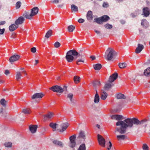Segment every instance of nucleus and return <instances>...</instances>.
<instances>
[{
  "label": "nucleus",
  "instance_id": "f257e3e1",
  "mask_svg": "<svg viewBox=\"0 0 150 150\" xmlns=\"http://www.w3.org/2000/svg\"><path fill=\"white\" fill-rule=\"evenodd\" d=\"M116 125L120 127H116L115 132H118L121 134H124L126 131L127 127H131L133 126V120L132 118H127L123 121L117 122Z\"/></svg>",
  "mask_w": 150,
  "mask_h": 150
},
{
  "label": "nucleus",
  "instance_id": "f03ea898",
  "mask_svg": "<svg viewBox=\"0 0 150 150\" xmlns=\"http://www.w3.org/2000/svg\"><path fill=\"white\" fill-rule=\"evenodd\" d=\"M83 50H81L79 52L75 50H70L68 51L66 54V58L68 62H71L74 60V56L76 57V58L80 56H83L84 53H82Z\"/></svg>",
  "mask_w": 150,
  "mask_h": 150
},
{
  "label": "nucleus",
  "instance_id": "7ed1b4c3",
  "mask_svg": "<svg viewBox=\"0 0 150 150\" xmlns=\"http://www.w3.org/2000/svg\"><path fill=\"white\" fill-rule=\"evenodd\" d=\"M116 52L113 49L108 48L105 52V58L108 60H111L115 56Z\"/></svg>",
  "mask_w": 150,
  "mask_h": 150
},
{
  "label": "nucleus",
  "instance_id": "20e7f679",
  "mask_svg": "<svg viewBox=\"0 0 150 150\" xmlns=\"http://www.w3.org/2000/svg\"><path fill=\"white\" fill-rule=\"evenodd\" d=\"M76 135H74L70 137V143H69V146L71 148H73L76 145Z\"/></svg>",
  "mask_w": 150,
  "mask_h": 150
},
{
  "label": "nucleus",
  "instance_id": "39448f33",
  "mask_svg": "<svg viewBox=\"0 0 150 150\" xmlns=\"http://www.w3.org/2000/svg\"><path fill=\"white\" fill-rule=\"evenodd\" d=\"M50 89L53 92L61 93L63 92L64 89L61 87L57 85L54 86L50 88Z\"/></svg>",
  "mask_w": 150,
  "mask_h": 150
},
{
  "label": "nucleus",
  "instance_id": "423d86ee",
  "mask_svg": "<svg viewBox=\"0 0 150 150\" xmlns=\"http://www.w3.org/2000/svg\"><path fill=\"white\" fill-rule=\"evenodd\" d=\"M142 15L144 17H147L150 15V9L147 7H144L142 9Z\"/></svg>",
  "mask_w": 150,
  "mask_h": 150
},
{
  "label": "nucleus",
  "instance_id": "0eeeda50",
  "mask_svg": "<svg viewBox=\"0 0 150 150\" xmlns=\"http://www.w3.org/2000/svg\"><path fill=\"white\" fill-rule=\"evenodd\" d=\"M98 138L99 144L102 146L105 147V139L99 134L98 135Z\"/></svg>",
  "mask_w": 150,
  "mask_h": 150
},
{
  "label": "nucleus",
  "instance_id": "6e6552de",
  "mask_svg": "<svg viewBox=\"0 0 150 150\" xmlns=\"http://www.w3.org/2000/svg\"><path fill=\"white\" fill-rule=\"evenodd\" d=\"M69 124L67 122L63 123L60 125L61 128L58 129V130L60 132H63L65 131L69 126Z\"/></svg>",
  "mask_w": 150,
  "mask_h": 150
},
{
  "label": "nucleus",
  "instance_id": "1a4fd4ad",
  "mask_svg": "<svg viewBox=\"0 0 150 150\" xmlns=\"http://www.w3.org/2000/svg\"><path fill=\"white\" fill-rule=\"evenodd\" d=\"M77 139L79 141L84 140L86 139L84 132L82 131H81L79 133V135L77 137Z\"/></svg>",
  "mask_w": 150,
  "mask_h": 150
},
{
  "label": "nucleus",
  "instance_id": "9d476101",
  "mask_svg": "<svg viewBox=\"0 0 150 150\" xmlns=\"http://www.w3.org/2000/svg\"><path fill=\"white\" fill-rule=\"evenodd\" d=\"M25 21V18L23 16H20L15 21V23L17 25L23 24Z\"/></svg>",
  "mask_w": 150,
  "mask_h": 150
},
{
  "label": "nucleus",
  "instance_id": "9b49d317",
  "mask_svg": "<svg viewBox=\"0 0 150 150\" xmlns=\"http://www.w3.org/2000/svg\"><path fill=\"white\" fill-rule=\"evenodd\" d=\"M144 48V45L141 44H138L137 47L135 50V52L136 54H138L140 53Z\"/></svg>",
  "mask_w": 150,
  "mask_h": 150
},
{
  "label": "nucleus",
  "instance_id": "f8f14e48",
  "mask_svg": "<svg viewBox=\"0 0 150 150\" xmlns=\"http://www.w3.org/2000/svg\"><path fill=\"white\" fill-rule=\"evenodd\" d=\"M44 96V95L41 93H36L32 96L31 98L33 99L36 98H41Z\"/></svg>",
  "mask_w": 150,
  "mask_h": 150
},
{
  "label": "nucleus",
  "instance_id": "ddd939ff",
  "mask_svg": "<svg viewBox=\"0 0 150 150\" xmlns=\"http://www.w3.org/2000/svg\"><path fill=\"white\" fill-rule=\"evenodd\" d=\"M20 56L18 55H14L10 57L9 61L10 62L12 63V62L18 60L20 58Z\"/></svg>",
  "mask_w": 150,
  "mask_h": 150
},
{
  "label": "nucleus",
  "instance_id": "4468645a",
  "mask_svg": "<svg viewBox=\"0 0 150 150\" xmlns=\"http://www.w3.org/2000/svg\"><path fill=\"white\" fill-rule=\"evenodd\" d=\"M118 74L117 73H115L112 74V76H110L109 79V81L110 82H112L114 81L117 77Z\"/></svg>",
  "mask_w": 150,
  "mask_h": 150
},
{
  "label": "nucleus",
  "instance_id": "2eb2a0df",
  "mask_svg": "<svg viewBox=\"0 0 150 150\" xmlns=\"http://www.w3.org/2000/svg\"><path fill=\"white\" fill-rule=\"evenodd\" d=\"M37 128L38 126L36 125H30L29 126V129L32 133L36 132Z\"/></svg>",
  "mask_w": 150,
  "mask_h": 150
},
{
  "label": "nucleus",
  "instance_id": "dca6fc26",
  "mask_svg": "<svg viewBox=\"0 0 150 150\" xmlns=\"http://www.w3.org/2000/svg\"><path fill=\"white\" fill-rule=\"evenodd\" d=\"M39 11V9L37 7H34L33 8L31 11L30 15L33 16L36 15Z\"/></svg>",
  "mask_w": 150,
  "mask_h": 150
},
{
  "label": "nucleus",
  "instance_id": "f3484780",
  "mask_svg": "<svg viewBox=\"0 0 150 150\" xmlns=\"http://www.w3.org/2000/svg\"><path fill=\"white\" fill-rule=\"evenodd\" d=\"M52 142L56 146H59L61 147H63V144L62 142L58 140H54Z\"/></svg>",
  "mask_w": 150,
  "mask_h": 150
},
{
  "label": "nucleus",
  "instance_id": "a211bd4d",
  "mask_svg": "<svg viewBox=\"0 0 150 150\" xmlns=\"http://www.w3.org/2000/svg\"><path fill=\"white\" fill-rule=\"evenodd\" d=\"M54 116V114L53 113L50 112L46 115H45L44 116V119L45 120H47L48 119H50Z\"/></svg>",
  "mask_w": 150,
  "mask_h": 150
},
{
  "label": "nucleus",
  "instance_id": "6ab92c4d",
  "mask_svg": "<svg viewBox=\"0 0 150 150\" xmlns=\"http://www.w3.org/2000/svg\"><path fill=\"white\" fill-rule=\"evenodd\" d=\"M18 27V25H17L15 23L11 24L10 25L9 27V30L11 31H13L15 30Z\"/></svg>",
  "mask_w": 150,
  "mask_h": 150
},
{
  "label": "nucleus",
  "instance_id": "aec40b11",
  "mask_svg": "<svg viewBox=\"0 0 150 150\" xmlns=\"http://www.w3.org/2000/svg\"><path fill=\"white\" fill-rule=\"evenodd\" d=\"M122 115H114L111 116V118L112 119H115L119 121L122 119Z\"/></svg>",
  "mask_w": 150,
  "mask_h": 150
},
{
  "label": "nucleus",
  "instance_id": "412c9836",
  "mask_svg": "<svg viewBox=\"0 0 150 150\" xmlns=\"http://www.w3.org/2000/svg\"><path fill=\"white\" fill-rule=\"evenodd\" d=\"M101 98L103 100L106 99L108 96V94L104 90H102L101 91Z\"/></svg>",
  "mask_w": 150,
  "mask_h": 150
},
{
  "label": "nucleus",
  "instance_id": "4be33fe9",
  "mask_svg": "<svg viewBox=\"0 0 150 150\" xmlns=\"http://www.w3.org/2000/svg\"><path fill=\"white\" fill-rule=\"evenodd\" d=\"M92 84L94 88L96 89V88L100 86V81L96 80L92 83Z\"/></svg>",
  "mask_w": 150,
  "mask_h": 150
},
{
  "label": "nucleus",
  "instance_id": "5701e85b",
  "mask_svg": "<svg viewBox=\"0 0 150 150\" xmlns=\"http://www.w3.org/2000/svg\"><path fill=\"white\" fill-rule=\"evenodd\" d=\"M117 137L119 141H121V140H124L125 139H127V137L124 135H117Z\"/></svg>",
  "mask_w": 150,
  "mask_h": 150
},
{
  "label": "nucleus",
  "instance_id": "b1692460",
  "mask_svg": "<svg viewBox=\"0 0 150 150\" xmlns=\"http://www.w3.org/2000/svg\"><path fill=\"white\" fill-rule=\"evenodd\" d=\"M104 16H102L100 18H96L94 19V21L95 22H96L97 23L99 24L102 23L103 22L102 21L103 20V19L104 18Z\"/></svg>",
  "mask_w": 150,
  "mask_h": 150
},
{
  "label": "nucleus",
  "instance_id": "393cba45",
  "mask_svg": "<svg viewBox=\"0 0 150 150\" xmlns=\"http://www.w3.org/2000/svg\"><path fill=\"white\" fill-rule=\"evenodd\" d=\"M92 13L91 11H89L88 12L87 15V18L88 20H92Z\"/></svg>",
  "mask_w": 150,
  "mask_h": 150
},
{
  "label": "nucleus",
  "instance_id": "a878e982",
  "mask_svg": "<svg viewBox=\"0 0 150 150\" xmlns=\"http://www.w3.org/2000/svg\"><path fill=\"white\" fill-rule=\"evenodd\" d=\"M96 93L94 97V102L96 103H97L99 101V97L96 90Z\"/></svg>",
  "mask_w": 150,
  "mask_h": 150
},
{
  "label": "nucleus",
  "instance_id": "bb28decb",
  "mask_svg": "<svg viewBox=\"0 0 150 150\" xmlns=\"http://www.w3.org/2000/svg\"><path fill=\"white\" fill-rule=\"evenodd\" d=\"M16 80L17 81H18L20 79H21L22 76L21 74V72L18 71L16 72Z\"/></svg>",
  "mask_w": 150,
  "mask_h": 150
},
{
  "label": "nucleus",
  "instance_id": "cd10ccee",
  "mask_svg": "<svg viewBox=\"0 0 150 150\" xmlns=\"http://www.w3.org/2000/svg\"><path fill=\"white\" fill-rule=\"evenodd\" d=\"M144 74L146 76H150V67H148L145 70L144 72Z\"/></svg>",
  "mask_w": 150,
  "mask_h": 150
},
{
  "label": "nucleus",
  "instance_id": "c85d7f7f",
  "mask_svg": "<svg viewBox=\"0 0 150 150\" xmlns=\"http://www.w3.org/2000/svg\"><path fill=\"white\" fill-rule=\"evenodd\" d=\"M112 86V83H106L104 87V89L105 91L108 90L109 89L111 88Z\"/></svg>",
  "mask_w": 150,
  "mask_h": 150
},
{
  "label": "nucleus",
  "instance_id": "c756f323",
  "mask_svg": "<svg viewBox=\"0 0 150 150\" xmlns=\"http://www.w3.org/2000/svg\"><path fill=\"white\" fill-rule=\"evenodd\" d=\"M71 10L72 11L74 12L78 11V8L77 6L74 4H72L71 6Z\"/></svg>",
  "mask_w": 150,
  "mask_h": 150
},
{
  "label": "nucleus",
  "instance_id": "7c9ffc66",
  "mask_svg": "<svg viewBox=\"0 0 150 150\" xmlns=\"http://www.w3.org/2000/svg\"><path fill=\"white\" fill-rule=\"evenodd\" d=\"M93 67L95 70H99L101 68L102 66L100 64H96L93 65Z\"/></svg>",
  "mask_w": 150,
  "mask_h": 150
},
{
  "label": "nucleus",
  "instance_id": "2f4dec72",
  "mask_svg": "<svg viewBox=\"0 0 150 150\" xmlns=\"http://www.w3.org/2000/svg\"><path fill=\"white\" fill-rule=\"evenodd\" d=\"M73 94L72 93H69L67 96V98L69 99L71 103H74V100L73 99Z\"/></svg>",
  "mask_w": 150,
  "mask_h": 150
},
{
  "label": "nucleus",
  "instance_id": "473e14b6",
  "mask_svg": "<svg viewBox=\"0 0 150 150\" xmlns=\"http://www.w3.org/2000/svg\"><path fill=\"white\" fill-rule=\"evenodd\" d=\"M57 124L51 122L50 124V126L52 128L53 131H55Z\"/></svg>",
  "mask_w": 150,
  "mask_h": 150
},
{
  "label": "nucleus",
  "instance_id": "72a5a7b5",
  "mask_svg": "<svg viewBox=\"0 0 150 150\" xmlns=\"http://www.w3.org/2000/svg\"><path fill=\"white\" fill-rule=\"evenodd\" d=\"M77 150H86L85 144H81Z\"/></svg>",
  "mask_w": 150,
  "mask_h": 150
},
{
  "label": "nucleus",
  "instance_id": "f704fd0d",
  "mask_svg": "<svg viewBox=\"0 0 150 150\" xmlns=\"http://www.w3.org/2000/svg\"><path fill=\"white\" fill-rule=\"evenodd\" d=\"M117 98L118 99H125V97L124 95L121 93H119L117 95Z\"/></svg>",
  "mask_w": 150,
  "mask_h": 150
},
{
  "label": "nucleus",
  "instance_id": "c9c22d12",
  "mask_svg": "<svg viewBox=\"0 0 150 150\" xmlns=\"http://www.w3.org/2000/svg\"><path fill=\"white\" fill-rule=\"evenodd\" d=\"M75 27L74 26L71 25L69 26L68 27V30L69 32H72L75 29Z\"/></svg>",
  "mask_w": 150,
  "mask_h": 150
},
{
  "label": "nucleus",
  "instance_id": "e433bc0d",
  "mask_svg": "<svg viewBox=\"0 0 150 150\" xmlns=\"http://www.w3.org/2000/svg\"><path fill=\"white\" fill-rule=\"evenodd\" d=\"M52 31L51 30H50L46 33L45 35V37L48 38L51 36L52 35Z\"/></svg>",
  "mask_w": 150,
  "mask_h": 150
},
{
  "label": "nucleus",
  "instance_id": "4c0bfd02",
  "mask_svg": "<svg viewBox=\"0 0 150 150\" xmlns=\"http://www.w3.org/2000/svg\"><path fill=\"white\" fill-rule=\"evenodd\" d=\"M23 16L27 19H30L33 16L30 15V14H29L28 12H26L23 14Z\"/></svg>",
  "mask_w": 150,
  "mask_h": 150
},
{
  "label": "nucleus",
  "instance_id": "58836bf2",
  "mask_svg": "<svg viewBox=\"0 0 150 150\" xmlns=\"http://www.w3.org/2000/svg\"><path fill=\"white\" fill-rule=\"evenodd\" d=\"M133 122V124H134L136 125H139V120L138 119L135 118H133L132 119Z\"/></svg>",
  "mask_w": 150,
  "mask_h": 150
},
{
  "label": "nucleus",
  "instance_id": "ea45409f",
  "mask_svg": "<svg viewBox=\"0 0 150 150\" xmlns=\"http://www.w3.org/2000/svg\"><path fill=\"white\" fill-rule=\"evenodd\" d=\"M148 23V21L146 19H143L141 23V25L143 26H146V25H147Z\"/></svg>",
  "mask_w": 150,
  "mask_h": 150
},
{
  "label": "nucleus",
  "instance_id": "a19ab883",
  "mask_svg": "<svg viewBox=\"0 0 150 150\" xmlns=\"http://www.w3.org/2000/svg\"><path fill=\"white\" fill-rule=\"evenodd\" d=\"M119 66L120 68H124L126 67L127 64L125 63H119Z\"/></svg>",
  "mask_w": 150,
  "mask_h": 150
},
{
  "label": "nucleus",
  "instance_id": "79ce46f5",
  "mask_svg": "<svg viewBox=\"0 0 150 150\" xmlns=\"http://www.w3.org/2000/svg\"><path fill=\"white\" fill-rule=\"evenodd\" d=\"M6 101L4 99H2L0 100V103L4 107H6Z\"/></svg>",
  "mask_w": 150,
  "mask_h": 150
},
{
  "label": "nucleus",
  "instance_id": "37998d69",
  "mask_svg": "<svg viewBox=\"0 0 150 150\" xmlns=\"http://www.w3.org/2000/svg\"><path fill=\"white\" fill-rule=\"evenodd\" d=\"M21 5V2L20 1H18L16 4V9H19Z\"/></svg>",
  "mask_w": 150,
  "mask_h": 150
},
{
  "label": "nucleus",
  "instance_id": "c03bdc74",
  "mask_svg": "<svg viewBox=\"0 0 150 150\" xmlns=\"http://www.w3.org/2000/svg\"><path fill=\"white\" fill-rule=\"evenodd\" d=\"M74 82L76 83H77L79 81L80 78L79 77H78L76 76H75L74 77Z\"/></svg>",
  "mask_w": 150,
  "mask_h": 150
},
{
  "label": "nucleus",
  "instance_id": "a18cd8bd",
  "mask_svg": "<svg viewBox=\"0 0 150 150\" xmlns=\"http://www.w3.org/2000/svg\"><path fill=\"white\" fill-rule=\"evenodd\" d=\"M103 16H104L102 20L103 22H105L107 21L109 19V17L107 15H104Z\"/></svg>",
  "mask_w": 150,
  "mask_h": 150
},
{
  "label": "nucleus",
  "instance_id": "49530a36",
  "mask_svg": "<svg viewBox=\"0 0 150 150\" xmlns=\"http://www.w3.org/2000/svg\"><path fill=\"white\" fill-rule=\"evenodd\" d=\"M12 144L11 142H7L5 143L4 145L5 147H11L12 146Z\"/></svg>",
  "mask_w": 150,
  "mask_h": 150
},
{
  "label": "nucleus",
  "instance_id": "de8ad7c7",
  "mask_svg": "<svg viewBox=\"0 0 150 150\" xmlns=\"http://www.w3.org/2000/svg\"><path fill=\"white\" fill-rule=\"evenodd\" d=\"M146 122H147V120L145 119H144V120H142L141 121H139V125H146Z\"/></svg>",
  "mask_w": 150,
  "mask_h": 150
},
{
  "label": "nucleus",
  "instance_id": "09e8293b",
  "mask_svg": "<svg viewBox=\"0 0 150 150\" xmlns=\"http://www.w3.org/2000/svg\"><path fill=\"white\" fill-rule=\"evenodd\" d=\"M142 148L143 150H149V147L146 144H143Z\"/></svg>",
  "mask_w": 150,
  "mask_h": 150
},
{
  "label": "nucleus",
  "instance_id": "8fccbe9b",
  "mask_svg": "<svg viewBox=\"0 0 150 150\" xmlns=\"http://www.w3.org/2000/svg\"><path fill=\"white\" fill-rule=\"evenodd\" d=\"M22 112L25 114H29L30 112L28 109H24L23 110Z\"/></svg>",
  "mask_w": 150,
  "mask_h": 150
},
{
  "label": "nucleus",
  "instance_id": "3c124183",
  "mask_svg": "<svg viewBox=\"0 0 150 150\" xmlns=\"http://www.w3.org/2000/svg\"><path fill=\"white\" fill-rule=\"evenodd\" d=\"M105 27L108 29H110L112 27V26L111 25L107 24L105 25Z\"/></svg>",
  "mask_w": 150,
  "mask_h": 150
},
{
  "label": "nucleus",
  "instance_id": "603ef678",
  "mask_svg": "<svg viewBox=\"0 0 150 150\" xmlns=\"http://www.w3.org/2000/svg\"><path fill=\"white\" fill-rule=\"evenodd\" d=\"M54 47L56 48L59 47L60 45V44L58 42H55L54 44Z\"/></svg>",
  "mask_w": 150,
  "mask_h": 150
},
{
  "label": "nucleus",
  "instance_id": "864d4df0",
  "mask_svg": "<svg viewBox=\"0 0 150 150\" xmlns=\"http://www.w3.org/2000/svg\"><path fill=\"white\" fill-rule=\"evenodd\" d=\"M138 15V14L136 13H132L131 15V16L132 18H135Z\"/></svg>",
  "mask_w": 150,
  "mask_h": 150
},
{
  "label": "nucleus",
  "instance_id": "5fc2aeb1",
  "mask_svg": "<svg viewBox=\"0 0 150 150\" xmlns=\"http://www.w3.org/2000/svg\"><path fill=\"white\" fill-rule=\"evenodd\" d=\"M109 4L107 2H104L103 4V6L104 8H106L108 7Z\"/></svg>",
  "mask_w": 150,
  "mask_h": 150
},
{
  "label": "nucleus",
  "instance_id": "6e6d98bb",
  "mask_svg": "<svg viewBox=\"0 0 150 150\" xmlns=\"http://www.w3.org/2000/svg\"><path fill=\"white\" fill-rule=\"evenodd\" d=\"M31 51L33 53H35L36 52V49L35 47H33L31 49Z\"/></svg>",
  "mask_w": 150,
  "mask_h": 150
},
{
  "label": "nucleus",
  "instance_id": "4d7b16f0",
  "mask_svg": "<svg viewBox=\"0 0 150 150\" xmlns=\"http://www.w3.org/2000/svg\"><path fill=\"white\" fill-rule=\"evenodd\" d=\"M79 62H84V61L82 59H78L76 61V64L78 65H79Z\"/></svg>",
  "mask_w": 150,
  "mask_h": 150
},
{
  "label": "nucleus",
  "instance_id": "13d9d810",
  "mask_svg": "<svg viewBox=\"0 0 150 150\" xmlns=\"http://www.w3.org/2000/svg\"><path fill=\"white\" fill-rule=\"evenodd\" d=\"M84 20L82 18H80L79 19L78 21L80 23H83L84 22Z\"/></svg>",
  "mask_w": 150,
  "mask_h": 150
},
{
  "label": "nucleus",
  "instance_id": "bf43d9fd",
  "mask_svg": "<svg viewBox=\"0 0 150 150\" xmlns=\"http://www.w3.org/2000/svg\"><path fill=\"white\" fill-rule=\"evenodd\" d=\"M5 31V29L3 28V29H0V35H2L3 34Z\"/></svg>",
  "mask_w": 150,
  "mask_h": 150
},
{
  "label": "nucleus",
  "instance_id": "052dcab7",
  "mask_svg": "<svg viewBox=\"0 0 150 150\" xmlns=\"http://www.w3.org/2000/svg\"><path fill=\"white\" fill-rule=\"evenodd\" d=\"M109 147L107 148V149L108 150H110V149H111V147L112 146V144L111 142L110 141L109 142Z\"/></svg>",
  "mask_w": 150,
  "mask_h": 150
},
{
  "label": "nucleus",
  "instance_id": "680f3d73",
  "mask_svg": "<svg viewBox=\"0 0 150 150\" xmlns=\"http://www.w3.org/2000/svg\"><path fill=\"white\" fill-rule=\"evenodd\" d=\"M52 2L53 3L57 4L59 3V0H52Z\"/></svg>",
  "mask_w": 150,
  "mask_h": 150
},
{
  "label": "nucleus",
  "instance_id": "e2e57ef3",
  "mask_svg": "<svg viewBox=\"0 0 150 150\" xmlns=\"http://www.w3.org/2000/svg\"><path fill=\"white\" fill-rule=\"evenodd\" d=\"M4 109L2 108H0V114H2L3 113Z\"/></svg>",
  "mask_w": 150,
  "mask_h": 150
},
{
  "label": "nucleus",
  "instance_id": "0e129e2a",
  "mask_svg": "<svg viewBox=\"0 0 150 150\" xmlns=\"http://www.w3.org/2000/svg\"><path fill=\"white\" fill-rule=\"evenodd\" d=\"M4 73L6 75H7L9 74V72L8 70H6L5 71Z\"/></svg>",
  "mask_w": 150,
  "mask_h": 150
},
{
  "label": "nucleus",
  "instance_id": "69168bd1",
  "mask_svg": "<svg viewBox=\"0 0 150 150\" xmlns=\"http://www.w3.org/2000/svg\"><path fill=\"white\" fill-rule=\"evenodd\" d=\"M6 23V22L4 21H2L0 22V25H4Z\"/></svg>",
  "mask_w": 150,
  "mask_h": 150
},
{
  "label": "nucleus",
  "instance_id": "338daca9",
  "mask_svg": "<svg viewBox=\"0 0 150 150\" xmlns=\"http://www.w3.org/2000/svg\"><path fill=\"white\" fill-rule=\"evenodd\" d=\"M94 31L98 35L100 34V31L98 30H95Z\"/></svg>",
  "mask_w": 150,
  "mask_h": 150
},
{
  "label": "nucleus",
  "instance_id": "774afa93",
  "mask_svg": "<svg viewBox=\"0 0 150 150\" xmlns=\"http://www.w3.org/2000/svg\"><path fill=\"white\" fill-rule=\"evenodd\" d=\"M22 72L23 73L25 76H26L27 75V73L25 70H23Z\"/></svg>",
  "mask_w": 150,
  "mask_h": 150
}]
</instances>
